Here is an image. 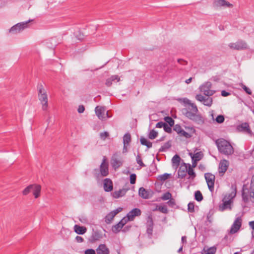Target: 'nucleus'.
Instances as JSON below:
<instances>
[{
  "instance_id": "nucleus-1",
  "label": "nucleus",
  "mask_w": 254,
  "mask_h": 254,
  "mask_svg": "<svg viewBox=\"0 0 254 254\" xmlns=\"http://www.w3.org/2000/svg\"><path fill=\"white\" fill-rule=\"evenodd\" d=\"M242 195L245 202H254V175L252 177L250 186L248 184L243 185Z\"/></svg>"
},
{
  "instance_id": "nucleus-2",
  "label": "nucleus",
  "mask_w": 254,
  "mask_h": 254,
  "mask_svg": "<svg viewBox=\"0 0 254 254\" xmlns=\"http://www.w3.org/2000/svg\"><path fill=\"white\" fill-rule=\"evenodd\" d=\"M236 195V189L234 190L230 193H226L222 199V203L219 205L218 210L221 212L226 210H231L233 205V199Z\"/></svg>"
},
{
  "instance_id": "nucleus-3",
  "label": "nucleus",
  "mask_w": 254,
  "mask_h": 254,
  "mask_svg": "<svg viewBox=\"0 0 254 254\" xmlns=\"http://www.w3.org/2000/svg\"><path fill=\"white\" fill-rule=\"evenodd\" d=\"M219 151L225 155H230L233 154L234 150L231 143L227 140L220 138L215 141Z\"/></svg>"
},
{
  "instance_id": "nucleus-4",
  "label": "nucleus",
  "mask_w": 254,
  "mask_h": 254,
  "mask_svg": "<svg viewBox=\"0 0 254 254\" xmlns=\"http://www.w3.org/2000/svg\"><path fill=\"white\" fill-rule=\"evenodd\" d=\"M38 98L42 104V108L44 111L48 108V96L44 89L41 86L39 88Z\"/></svg>"
},
{
  "instance_id": "nucleus-5",
  "label": "nucleus",
  "mask_w": 254,
  "mask_h": 254,
  "mask_svg": "<svg viewBox=\"0 0 254 254\" xmlns=\"http://www.w3.org/2000/svg\"><path fill=\"white\" fill-rule=\"evenodd\" d=\"M197 112H194L187 110L185 113V116L189 119L193 121L198 124L203 123V119L201 115L197 114Z\"/></svg>"
},
{
  "instance_id": "nucleus-6",
  "label": "nucleus",
  "mask_w": 254,
  "mask_h": 254,
  "mask_svg": "<svg viewBox=\"0 0 254 254\" xmlns=\"http://www.w3.org/2000/svg\"><path fill=\"white\" fill-rule=\"evenodd\" d=\"M95 112L96 116L101 120H104L106 118L111 117L109 116L108 112L106 111L105 107L97 106L95 109Z\"/></svg>"
},
{
  "instance_id": "nucleus-7",
  "label": "nucleus",
  "mask_w": 254,
  "mask_h": 254,
  "mask_svg": "<svg viewBox=\"0 0 254 254\" xmlns=\"http://www.w3.org/2000/svg\"><path fill=\"white\" fill-rule=\"evenodd\" d=\"M242 218L241 216L236 217L231 225L229 233L230 234H234L238 232L242 226Z\"/></svg>"
},
{
  "instance_id": "nucleus-8",
  "label": "nucleus",
  "mask_w": 254,
  "mask_h": 254,
  "mask_svg": "<svg viewBox=\"0 0 254 254\" xmlns=\"http://www.w3.org/2000/svg\"><path fill=\"white\" fill-rule=\"evenodd\" d=\"M211 83L206 82L200 87V91L206 96H210L215 93V91L211 90Z\"/></svg>"
},
{
  "instance_id": "nucleus-9",
  "label": "nucleus",
  "mask_w": 254,
  "mask_h": 254,
  "mask_svg": "<svg viewBox=\"0 0 254 254\" xmlns=\"http://www.w3.org/2000/svg\"><path fill=\"white\" fill-rule=\"evenodd\" d=\"M204 177L209 190L211 192H213L214 191V186L215 180V175L210 173H207L205 174Z\"/></svg>"
},
{
  "instance_id": "nucleus-10",
  "label": "nucleus",
  "mask_w": 254,
  "mask_h": 254,
  "mask_svg": "<svg viewBox=\"0 0 254 254\" xmlns=\"http://www.w3.org/2000/svg\"><path fill=\"white\" fill-rule=\"evenodd\" d=\"M111 164L115 170L122 165L123 161L118 153H116L113 155L111 160Z\"/></svg>"
},
{
  "instance_id": "nucleus-11",
  "label": "nucleus",
  "mask_w": 254,
  "mask_h": 254,
  "mask_svg": "<svg viewBox=\"0 0 254 254\" xmlns=\"http://www.w3.org/2000/svg\"><path fill=\"white\" fill-rule=\"evenodd\" d=\"M231 49L236 50H242L247 48V43L242 40L238 41L236 43H231L228 45Z\"/></svg>"
},
{
  "instance_id": "nucleus-12",
  "label": "nucleus",
  "mask_w": 254,
  "mask_h": 254,
  "mask_svg": "<svg viewBox=\"0 0 254 254\" xmlns=\"http://www.w3.org/2000/svg\"><path fill=\"white\" fill-rule=\"evenodd\" d=\"M18 23L15 25L13 26L9 30V32L13 33H17L23 30L27 27L28 22Z\"/></svg>"
},
{
  "instance_id": "nucleus-13",
  "label": "nucleus",
  "mask_w": 254,
  "mask_h": 254,
  "mask_svg": "<svg viewBox=\"0 0 254 254\" xmlns=\"http://www.w3.org/2000/svg\"><path fill=\"white\" fill-rule=\"evenodd\" d=\"M196 100L201 102L205 106L210 107L212 104V98L209 96H204L201 94H197L195 96Z\"/></svg>"
},
{
  "instance_id": "nucleus-14",
  "label": "nucleus",
  "mask_w": 254,
  "mask_h": 254,
  "mask_svg": "<svg viewBox=\"0 0 254 254\" xmlns=\"http://www.w3.org/2000/svg\"><path fill=\"white\" fill-rule=\"evenodd\" d=\"M100 172L102 177H106L109 174L108 163L107 162L105 157H104L100 166Z\"/></svg>"
},
{
  "instance_id": "nucleus-15",
  "label": "nucleus",
  "mask_w": 254,
  "mask_h": 254,
  "mask_svg": "<svg viewBox=\"0 0 254 254\" xmlns=\"http://www.w3.org/2000/svg\"><path fill=\"white\" fill-rule=\"evenodd\" d=\"M122 210V208L118 207L116 209L110 212L105 217V222L107 224H110L114 217Z\"/></svg>"
},
{
  "instance_id": "nucleus-16",
  "label": "nucleus",
  "mask_w": 254,
  "mask_h": 254,
  "mask_svg": "<svg viewBox=\"0 0 254 254\" xmlns=\"http://www.w3.org/2000/svg\"><path fill=\"white\" fill-rule=\"evenodd\" d=\"M229 164V162L225 159L220 161L219 164L218 171L221 176L223 175L224 173L227 171Z\"/></svg>"
},
{
  "instance_id": "nucleus-17",
  "label": "nucleus",
  "mask_w": 254,
  "mask_h": 254,
  "mask_svg": "<svg viewBox=\"0 0 254 254\" xmlns=\"http://www.w3.org/2000/svg\"><path fill=\"white\" fill-rule=\"evenodd\" d=\"M188 166V164L186 163L181 165L178 172L179 178L183 179L186 176Z\"/></svg>"
},
{
  "instance_id": "nucleus-18",
  "label": "nucleus",
  "mask_w": 254,
  "mask_h": 254,
  "mask_svg": "<svg viewBox=\"0 0 254 254\" xmlns=\"http://www.w3.org/2000/svg\"><path fill=\"white\" fill-rule=\"evenodd\" d=\"M213 5L215 7L226 6L228 7H232V4L225 0H214Z\"/></svg>"
},
{
  "instance_id": "nucleus-19",
  "label": "nucleus",
  "mask_w": 254,
  "mask_h": 254,
  "mask_svg": "<svg viewBox=\"0 0 254 254\" xmlns=\"http://www.w3.org/2000/svg\"><path fill=\"white\" fill-rule=\"evenodd\" d=\"M141 210L139 208H133L131 211H130L127 214V216L129 218L130 221H132L134 220L135 217L139 216L141 215Z\"/></svg>"
},
{
  "instance_id": "nucleus-20",
  "label": "nucleus",
  "mask_w": 254,
  "mask_h": 254,
  "mask_svg": "<svg viewBox=\"0 0 254 254\" xmlns=\"http://www.w3.org/2000/svg\"><path fill=\"white\" fill-rule=\"evenodd\" d=\"M104 190L106 192H110L113 190V182L110 179L106 178L104 180Z\"/></svg>"
},
{
  "instance_id": "nucleus-21",
  "label": "nucleus",
  "mask_w": 254,
  "mask_h": 254,
  "mask_svg": "<svg viewBox=\"0 0 254 254\" xmlns=\"http://www.w3.org/2000/svg\"><path fill=\"white\" fill-rule=\"evenodd\" d=\"M131 141V136L129 133H126L123 137L124 148L123 152L127 151V146L129 145Z\"/></svg>"
},
{
  "instance_id": "nucleus-22",
  "label": "nucleus",
  "mask_w": 254,
  "mask_h": 254,
  "mask_svg": "<svg viewBox=\"0 0 254 254\" xmlns=\"http://www.w3.org/2000/svg\"><path fill=\"white\" fill-rule=\"evenodd\" d=\"M32 187L33 194L35 198H37L40 195L41 187L40 185L38 184H32Z\"/></svg>"
},
{
  "instance_id": "nucleus-23",
  "label": "nucleus",
  "mask_w": 254,
  "mask_h": 254,
  "mask_svg": "<svg viewBox=\"0 0 254 254\" xmlns=\"http://www.w3.org/2000/svg\"><path fill=\"white\" fill-rule=\"evenodd\" d=\"M97 254H110L109 249L105 244H100L96 249Z\"/></svg>"
},
{
  "instance_id": "nucleus-24",
  "label": "nucleus",
  "mask_w": 254,
  "mask_h": 254,
  "mask_svg": "<svg viewBox=\"0 0 254 254\" xmlns=\"http://www.w3.org/2000/svg\"><path fill=\"white\" fill-rule=\"evenodd\" d=\"M189 155L191 157L192 160H194L195 162L199 161L203 157V153L201 151L197 152L193 154L190 153Z\"/></svg>"
},
{
  "instance_id": "nucleus-25",
  "label": "nucleus",
  "mask_w": 254,
  "mask_h": 254,
  "mask_svg": "<svg viewBox=\"0 0 254 254\" xmlns=\"http://www.w3.org/2000/svg\"><path fill=\"white\" fill-rule=\"evenodd\" d=\"M138 193L142 198L148 199L149 198V192L143 187L139 188Z\"/></svg>"
},
{
  "instance_id": "nucleus-26",
  "label": "nucleus",
  "mask_w": 254,
  "mask_h": 254,
  "mask_svg": "<svg viewBox=\"0 0 254 254\" xmlns=\"http://www.w3.org/2000/svg\"><path fill=\"white\" fill-rule=\"evenodd\" d=\"M74 230L76 233L79 235H83L87 231L86 227L75 225L74 227Z\"/></svg>"
},
{
  "instance_id": "nucleus-27",
  "label": "nucleus",
  "mask_w": 254,
  "mask_h": 254,
  "mask_svg": "<svg viewBox=\"0 0 254 254\" xmlns=\"http://www.w3.org/2000/svg\"><path fill=\"white\" fill-rule=\"evenodd\" d=\"M180 157L178 154L175 155L172 159L173 167L177 168L180 165Z\"/></svg>"
},
{
  "instance_id": "nucleus-28",
  "label": "nucleus",
  "mask_w": 254,
  "mask_h": 254,
  "mask_svg": "<svg viewBox=\"0 0 254 254\" xmlns=\"http://www.w3.org/2000/svg\"><path fill=\"white\" fill-rule=\"evenodd\" d=\"M116 80L118 82L120 81V78L117 75H112L110 78L106 80L105 84L107 86H110L112 84V82Z\"/></svg>"
},
{
  "instance_id": "nucleus-29",
  "label": "nucleus",
  "mask_w": 254,
  "mask_h": 254,
  "mask_svg": "<svg viewBox=\"0 0 254 254\" xmlns=\"http://www.w3.org/2000/svg\"><path fill=\"white\" fill-rule=\"evenodd\" d=\"M126 190H120L118 191H115L112 193V196L114 198H118L123 196L125 194Z\"/></svg>"
},
{
  "instance_id": "nucleus-30",
  "label": "nucleus",
  "mask_w": 254,
  "mask_h": 254,
  "mask_svg": "<svg viewBox=\"0 0 254 254\" xmlns=\"http://www.w3.org/2000/svg\"><path fill=\"white\" fill-rule=\"evenodd\" d=\"M186 103L190 106V107L189 108V111L194 112H198V111L197 106L195 104L191 103L190 100H188L186 102Z\"/></svg>"
},
{
  "instance_id": "nucleus-31",
  "label": "nucleus",
  "mask_w": 254,
  "mask_h": 254,
  "mask_svg": "<svg viewBox=\"0 0 254 254\" xmlns=\"http://www.w3.org/2000/svg\"><path fill=\"white\" fill-rule=\"evenodd\" d=\"M140 141L142 145L146 146L148 148H151L152 146V143L143 137H140Z\"/></svg>"
},
{
  "instance_id": "nucleus-32",
  "label": "nucleus",
  "mask_w": 254,
  "mask_h": 254,
  "mask_svg": "<svg viewBox=\"0 0 254 254\" xmlns=\"http://www.w3.org/2000/svg\"><path fill=\"white\" fill-rule=\"evenodd\" d=\"M123 227L120 222L112 227V230L115 233L119 232Z\"/></svg>"
},
{
  "instance_id": "nucleus-33",
  "label": "nucleus",
  "mask_w": 254,
  "mask_h": 254,
  "mask_svg": "<svg viewBox=\"0 0 254 254\" xmlns=\"http://www.w3.org/2000/svg\"><path fill=\"white\" fill-rule=\"evenodd\" d=\"M216 251V248L215 247H212L207 249L206 250L204 249L202 253L206 254H215Z\"/></svg>"
},
{
  "instance_id": "nucleus-34",
  "label": "nucleus",
  "mask_w": 254,
  "mask_h": 254,
  "mask_svg": "<svg viewBox=\"0 0 254 254\" xmlns=\"http://www.w3.org/2000/svg\"><path fill=\"white\" fill-rule=\"evenodd\" d=\"M188 165L189 166L187 170V173L190 175V177L192 179H194L196 176L194 170L190 164H188Z\"/></svg>"
},
{
  "instance_id": "nucleus-35",
  "label": "nucleus",
  "mask_w": 254,
  "mask_h": 254,
  "mask_svg": "<svg viewBox=\"0 0 254 254\" xmlns=\"http://www.w3.org/2000/svg\"><path fill=\"white\" fill-rule=\"evenodd\" d=\"M158 135V132L154 129H151L150 130L148 137L150 139H155Z\"/></svg>"
},
{
  "instance_id": "nucleus-36",
  "label": "nucleus",
  "mask_w": 254,
  "mask_h": 254,
  "mask_svg": "<svg viewBox=\"0 0 254 254\" xmlns=\"http://www.w3.org/2000/svg\"><path fill=\"white\" fill-rule=\"evenodd\" d=\"M171 146V141H168L166 142L163 145L161 146L160 149V151H165L169 148H170Z\"/></svg>"
},
{
  "instance_id": "nucleus-37",
  "label": "nucleus",
  "mask_w": 254,
  "mask_h": 254,
  "mask_svg": "<svg viewBox=\"0 0 254 254\" xmlns=\"http://www.w3.org/2000/svg\"><path fill=\"white\" fill-rule=\"evenodd\" d=\"M155 210H159L162 213H167L168 212L167 207L165 205H158L157 206L156 208H155Z\"/></svg>"
},
{
  "instance_id": "nucleus-38",
  "label": "nucleus",
  "mask_w": 254,
  "mask_h": 254,
  "mask_svg": "<svg viewBox=\"0 0 254 254\" xmlns=\"http://www.w3.org/2000/svg\"><path fill=\"white\" fill-rule=\"evenodd\" d=\"M172 198V194L169 192H166L163 194L161 198L162 200L165 201L167 200H170Z\"/></svg>"
},
{
  "instance_id": "nucleus-39",
  "label": "nucleus",
  "mask_w": 254,
  "mask_h": 254,
  "mask_svg": "<svg viewBox=\"0 0 254 254\" xmlns=\"http://www.w3.org/2000/svg\"><path fill=\"white\" fill-rule=\"evenodd\" d=\"M170 175L171 174H170L165 173L163 175H159L158 177V179L160 181H164L168 179Z\"/></svg>"
},
{
  "instance_id": "nucleus-40",
  "label": "nucleus",
  "mask_w": 254,
  "mask_h": 254,
  "mask_svg": "<svg viewBox=\"0 0 254 254\" xmlns=\"http://www.w3.org/2000/svg\"><path fill=\"white\" fill-rule=\"evenodd\" d=\"M195 199L198 201H200L202 200L203 196L199 190H197L195 192Z\"/></svg>"
},
{
  "instance_id": "nucleus-41",
  "label": "nucleus",
  "mask_w": 254,
  "mask_h": 254,
  "mask_svg": "<svg viewBox=\"0 0 254 254\" xmlns=\"http://www.w3.org/2000/svg\"><path fill=\"white\" fill-rule=\"evenodd\" d=\"M32 185H30L27 186L24 190L22 191V194L24 195H27L30 192L32 191Z\"/></svg>"
},
{
  "instance_id": "nucleus-42",
  "label": "nucleus",
  "mask_w": 254,
  "mask_h": 254,
  "mask_svg": "<svg viewBox=\"0 0 254 254\" xmlns=\"http://www.w3.org/2000/svg\"><path fill=\"white\" fill-rule=\"evenodd\" d=\"M179 134L180 136L185 137L186 138H189L191 137V135L190 134L188 133L187 132L185 131L183 129H182L181 130V132H180Z\"/></svg>"
},
{
  "instance_id": "nucleus-43",
  "label": "nucleus",
  "mask_w": 254,
  "mask_h": 254,
  "mask_svg": "<svg viewBox=\"0 0 254 254\" xmlns=\"http://www.w3.org/2000/svg\"><path fill=\"white\" fill-rule=\"evenodd\" d=\"M165 120L167 124L168 123V125L170 126H173L174 124V121L173 120L172 118L170 117H165Z\"/></svg>"
},
{
  "instance_id": "nucleus-44",
  "label": "nucleus",
  "mask_w": 254,
  "mask_h": 254,
  "mask_svg": "<svg viewBox=\"0 0 254 254\" xmlns=\"http://www.w3.org/2000/svg\"><path fill=\"white\" fill-rule=\"evenodd\" d=\"M146 226H153V222L152 215H149L147 218Z\"/></svg>"
},
{
  "instance_id": "nucleus-45",
  "label": "nucleus",
  "mask_w": 254,
  "mask_h": 254,
  "mask_svg": "<svg viewBox=\"0 0 254 254\" xmlns=\"http://www.w3.org/2000/svg\"><path fill=\"white\" fill-rule=\"evenodd\" d=\"M188 210L190 212L194 211V204L193 202H190L188 205Z\"/></svg>"
},
{
  "instance_id": "nucleus-46",
  "label": "nucleus",
  "mask_w": 254,
  "mask_h": 254,
  "mask_svg": "<svg viewBox=\"0 0 254 254\" xmlns=\"http://www.w3.org/2000/svg\"><path fill=\"white\" fill-rule=\"evenodd\" d=\"M167 203L171 207H174L176 205L175 199L172 198L170 199V200H169Z\"/></svg>"
},
{
  "instance_id": "nucleus-47",
  "label": "nucleus",
  "mask_w": 254,
  "mask_h": 254,
  "mask_svg": "<svg viewBox=\"0 0 254 254\" xmlns=\"http://www.w3.org/2000/svg\"><path fill=\"white\" fill-rule=\"evenodd\" d=\"M128 221H130V220L127 215L126 217H124L119 222L124 227V226Z\"/></svg>"
},
{
  "instance_id": "nucleus-48",
  "label": "nucleus",
  "mask_w": 254,
  "mask_h": 254,
  "mask_svg": "<svg viewBox=\"0 0 254 254\" xmlns=\"http://www.w3.org/2000/svg\"><path fill=\"white\" fill-rule=\"evenodd\" d=\"M153 226H146V233L149 237H151L153 233Z\"/></svg>"
},
{
  "instance_id": "nucleus-49",
  "label": "nucleus",
  "mask_w": 254,
  "mask_h": 254,
  "mask_svg": "<svg viewBox=\"0 0 254 254\" xmlns=\"http://www.w3.org/2000/svg\"><path fill=\"white\" fill-rule=\"evenodd\" d=\"M216 121L217 123L221 124L224 121V117L223 115H219L216 118Z\"/></svg>"
},
{
  "instance_id": "nucleus-50",
  "label": "nucleus",
  "mask_w": 254,
  "mask_h": 254,
  "mask_svg": "<svg viewBox=\"0 0 254 254\" xmlns=\"http://www.w3.org/2000/svg\"><path fill=\"white\" fill-rule=\"evenodd\" d=\"M241 86L247 94L249 95L252 94V92L251 90L249 88L247 87L245 85L242 84Z\"/></svg>"
},
{
  "instance_id": "nucleus-51",
  "label": "nucleus",
  "mask_w": 254,
  "mask_h": 254,
  "mask_svg": "<svg viewBox=\"0 0 254 254\" xmlns=\"http://www.w3.org/2000/svg\"><path fill=\"white\" fill-rule=\"evenodd\" d=\"M182 129L183 128L181 126L178 124L176 125L173 128L174 130L177 132L178 134H179V133L181 132Z\"/></svg>"
},
{
  "instance_id": "nucleus-52",
  "label": "nucleus",
  "mask_w": 254,
  "mask_h": 254,
  "mask_svg": "<svg viewBox=\"0 0 254 254\" xmlns=\"http://www.w3.org/2000/svg\"><path fill=\"white\" fill-rule=\"evenodd\" d=\"M136 175L135 174H132L130 175V183L131 184H134L136 181Z\"/></svg>"
},
{
  "instance_id": "nucleus-53",
  "label": "nucleus",
  "mask_w": 254,
  "mask_h": 254,
  "mask_svg": "<svg viewBox=\"0 0 254 254\" xmlns=\"http://www.w3.org/2000/svg\"><path fill=\"white\" fill-rule=\"evenodd\" d=\"M136 162H137V164H139L140 166H141V167L145 166V165L143 164V163L142 161V159L139 155H138L136 156Z\"/></svg>"
},
{
  "instance_id": "nucleus-54",
  "label": "nucleus",
  "mask_w": 254,
  "mask_h": 254,
  "mask_svg": "<svg viewBox=\"0 0 254 254\" xmlns=\"http://www.w3.org/2000/svg\"><path fill=\"white\" fill-rule=\"evenodd\" d=\"M171 127L172 126H170L168 125V124L166 123L163 129L166 132L171 133L172 131V128Z\"/></svg>"
},
{
  "instance_id": "nucleus-55",
  "label": "nucleus",
  "mask_w": 254,
  "mask_h": 254,
  "mask_svg": "<svg viewBox=\"0 0 254 254\" xmlns=\"http://www.w3.org/2000/svg\"><path fill=\"white\" fill-rule=\"evenodd\" d=\"M109 135V133L107 131H104L103 132H101L100 134V138L103 140H105V139L108 137Z\"/></svg>"
},
{
  "instance_id": "nucleus-56",
  "label": "nucleus",
  "mask_w": 254,
  "mask_h": 254,
  "mask_svg": "<svg viewBox=\"0 0 254 254\" xmlns=\"http://www.w3.org/2000/svg\"><path fill=\"white\" fill-rule=\"evenodd\" d=\"M92 238L93 241H97L101 238V237L99 233L95 232L92 235Z\"/></svg>"
},
{
  "instance_id": "nucleus-57",
  "label": "nucleus",
  "mask_w": 254,
  "mask_h": 254,
  "mask_svg": "<svg viewBox=\"0 0 254 254\" xmlns=\"http://www.w3.org/2000/svg\"><path fill=\"white\" fill-rule=\"evenodd\" d=\"M242 127L244 129H246L248 132H249V133H251V129H250V128L249 127V125L247 123H245L244 124H243L242 125Z\"/></svg>"
},
{
  "instance_id": "nucleus-58",
  "label": "nucleus",
  "mask_w": 254,
  "mask_h": 254,
  "mask_svg": "<svg viewBox=\"0 0 254 254\" xmlns=\"http://www.w3.org/2000/svg\"><path fill=\"white\" fill-rule=\"evenodd\" d=\"M166 123L162 122H159L156 125V127L157 128H161L163 127L166 124Z\"/></svg>"
},
{
  "instance_id": "nucleus-59",
  "label": "nucleus",
  "mask_w": 254,
  "mask_h": 254,
  "mask_svg": "<svg viewBox=\"0 0 254 254\" xmlns=\"http://www.w3.org/2000/svg\"><path fill=\"white\" fill-rule=\"evenodd\" d=\"M85 254H96V252L93 249H87L85 251Z\"/></svg>"
},
{
  "instance_id": "nucleus-60",
  "label": "nucleus",
  "mask_w": 254,
  "mask_h": 254,
  "mask_svg": "<svg viewBox=\"0 0 254 254\" xmlns=\"http://www.w3.org/2000/svg\"><path fill=\"white\" fill-rule=\"evenodd\" d=\"M85 110V108L83 105H79L78 106L77 111L79 113H82Z\"/></svg>"
},
{
  "instance_id": "nucleus-61",
  "label": "nucleus",
  "mask_w": 254,
  "mask_h": 254,
  "mask_svg": "<svg viewBox=\"0 0 254 254\" xmlns=\"http://www.w3.org/2000/svg\"><path fill=\"white\" fill-rule=\"evenodd\" d=\"M178 62L182 65H186L188 64L187 61L181 59L178 60Z\"/></svg>"
},
{
  "instance_id": "nucleus-62",
  "label": "nucleus",
  "mask_w": 254,
  "mask_h": 254,
  "mask_svg": "<svg viewBox=\"0 0 254 254\" xmlns=\"http://www.w3.org/2000/svg\"><path fill=\"white\" fill-rule=\"evenodd\" d=\"M230 95L229 92H227L225 90H222L221 91V95L223 97H226Z\"/></svg>"
},
{
  "instance_id": "nucleus-63",
  "label": "nucleus",
  "mask_w": 254,
  "mask_h": 254,
  "mask_svg": "<svg viewBox=\"0 0 254 254\" xmlns=\"http://www.w3.org/2000/svg\"><path fill=\"white\" fill-rule=\"evenodd\" d=\"M75 240L78 243H81L83 241V238L78 236L76 237Z\"/></svg>"
},
{
  "instance_id": "nucleus-64",
  "label": "nucleus",
  "mask_w": 254,
  "mask_h": 254,
  "mask_svg": "<svg viewBox=\"0 0 254 254\" xmlns=\"http://www.w3.org/2000/svg\"><path fill=\"white\" fill-rule=\"evenodd\" d=\"M249 226H250V227L254 230V221H250L249 223Z\"/></svg>"
}]
</instances>
